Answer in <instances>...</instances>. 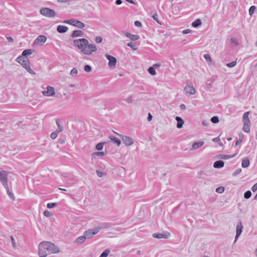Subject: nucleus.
<instances>
[{
	"mask_svg": "<svg viewBox=\"0 0 257 257\" xmlns=\"http://www.w3.org/2000/svg\"><path fill=\"white\" fill-rule=\"evenodd\" d=\"M250 164L249 160L248 158H245L242 161L241 166L242 168H247Z\"/></svg>",
	"mask_w": 257,
	"mask_h": 257,
	"instance_id": "26",
	"label": "nucleus"
},
{
	"mask_svg": "<svg viewBox=\"0 0 257 257\" xmlns=\"http://www.w3.org/2000/svg\"><path fill=\"white\" fill-rule=\"evenodd\" d=\"M84 70L86 72H90L92 70V68L89 65H85L84 67Z\"/></svg>",
	"mask_w": 257,
	"mask_h": 257,
	"instance_id": "41",
	"label": "nucleus"
},
{
	"mask_svg": "<svg viewBox=\"0 0 257 257\" xmlns=\"http://www.w3.org/2000/svg\"><path fill=\"white\" fill-rule=\"evenodd\" d=\"M152 118H153V116L152 115V114L150 113H149L148 114V118H147L148 120L149 121H150L152 120Z\"/></svg>",
	"mask_w": 257,
	"mask_h": 257,
	"instance_id": "58",
	"label": "nucleus"
},
{
	"mask_svg": "<svg viewBox=\"0 0 257 257\" xmlns=\"http://www.w3.org/2000/svg\"><path fill=\"white\" fill-rule=\"evenodd\" d=\"M78 73V71L76 68H73L70 72V75L72 76H76Z\"/></svg>",
	"mask_w": 257,
	"mask_h": 257,
	"instance_id": "39",
	"label": "nucleus"
},
{
	"mask_svg": "<svg viewBox=\"0 0 257 257\" xmlns=\"http://www.w3.org/2000/svg\"><path fill=\"white\" fill-rule=\"evenodd\" d=\"M210 122L207 120H203L202 121V124L203 126H207L209 124Z\"/></svg>",
	"mask_w": 257,
	"mask_h": 257,
	"instance_id": "52",
	"label": "nucleus"
},
{
	"mask_svg": "<svg viewBox=\"0 0 257 257\" xmlns=\"http://www.w3.org/2000/svg\"><path fill=\"white\" fill-rule=\"evenodd\" d=\"M224 191V188L223 187H219L216 188V191L218 193H222Z\"/></svg>",
	"mask_w": 257,
	"mask_h": 257,
	"instance_id": "45",
	"label": "nucleus"
},
{
	"mask_svg": "<svg viewBox=\"0 0 257 257\" xmlns=\"http://www.w3.org/2000/svg\"><path fill=\"white\" fill-rule=\"evenodd\" d=\"M151 15H152V17L153 19L159 24L162 25V23L159 21L158 18V15L157 14L156 11H153L151 13Z\"/></svg>",
	"mask_w": 257,
	"mask_h": 257,
	"instance_id": "24",
	"label": "nucleus"
},
{
	"mask_svg": "<svg viewBox=\"0 0 257 257\" xmlns=\"http://www.w3.org/2000/svg\"><path fill=\"white\" fill-rule=\"evenodd\" d=\"M47 90L43 91L42 93L44 96H52L55 94L54 88L51 86H47Z\"/></svg>",
	"mask_w": 257,
	"mask_h": 257,
	"instance_id": "11",
	"label": "nucleus"
},
{
	"mask_svg": "<svg viewBox=\"0 0 257 257\" xmlns=\"http://www.w3.org/2000/svg\"><path fill=\"white\" fill-rule=\"evenodd\" d=\"M148 70L149 73L152 75H154L156 73V71H155V68L153 66L150 67L148 68Z\"/></svg>",
	"mask_w": 257,
	"mask_h": 257,
	"instance_id": "34",
	"label": "nucleus"
},
{
	"mask_svg": "<svg viewBox=\"0 0 257 257\" xmlns=\"http://www.w3.org/2000/svg\"><path fill=\"white\" fill-rule=\"evenodd\" d=\"M105 143V142H101L98 143L95 146V149L98 151L101 150L103 149L104 144Z\"/></svg>",
	"mask_w": 257,
	"mask_h": 257,
	"instance_id": "30",
	"label": "nucleus"
},
{
	"mask_svg": "<svg viewBox=\"0 0 257 257\" xmlns=\"http://www.w3.org/2000/svg\"><path fill=\"white\" fill-rule=\"evenodd\" d=\"M58 136L57 131L53 132L51 134L50 137L52 139H55Z\"/></svg>",
	"mask_w": 257,
	"mask_h": 257,
	"instance_id": "46",
	"label": "nucleus"
},
{
	"mask_svg": "<svg viewBox=\"0 0 257 257\" xmlns=\"http://www.w3.org/2000/svg\"><path fill=\"white\" fill-rule=\"evenodd\" d=\"M109 253L110 250L109 249H106L101 253L99 257H107Z\"/></svg>",
	"mask_w": 257,
	"mask_h": 257,
	"instance_id": "32",
	"label": "nucleus"
},
{
	"mask_svg": "<svg viewBox=\"0 0 257 257\" xmlns=\"http://www.w3.org/2000/svg\"><path fill=\"white\" fill-rule=\"evenodd\" d=\"M33 52V50L31 49H26L24 50L22 53V55L18 56V60H20L24 57H27V56L31 55Z\"/></svg>",
	"mask_w": 257,
	"mask_h": 257,
	"instance_id": "14",
	"label": "nucleus"
},
{
	"mask_svg": "<svg viewBox=\"0 0 257 257\" xmlns=\"http://www.w3.org/2000/svg\"><path fill=\"white\" fill-rule=\"evenodd\" d=\"M95 41L97 43H100L102 41V38L101 36H97L95 37Z\"/></svg>",
	"mask_w": 257,
	"mask_h": 257,
	"instance_id": "47",
	"label": "nucleus"
},
{
	"mask_svg": "<svg viewBox=\"0 0 257 257\" xmlns=\"http://www.w3.org/2000/svg\"><path fill=\"white\" fill-rule=\"evenodd\" d=\"M170 235V234L168 232L165 233L157 232L153 234V237L156 238H168Z\"/></svg>",
	"mask_w": 257,
	"mask_h": 257,
	"instance_id": "12",
	"label": "nucleus"
},
{
	"mask_svg": "<svg viewBox=\"0 0 257 257\" xmlns=\"http://www.w3.org/2000/svg\"><path fill=\"white\" fill-rule=\"evenodd\" d=\"M127 46L130 48H131L133 50H137V48L136 47V45L135 43L133 42H130L127 44Z\"/></svg>",
	"mask_w": 257,
	"mask_h": 257,
	"instance_id": "35",
	"label": "nucleus"
},
{
	"mask_svg": "<svg viewBox=\"0 0 257 257\" xmlns=\"http://www.w3.org/2000/svg\"><path fill=\"white\" fill-rule=\"evenodd\" d=\"M115 3L116 5H119L121 4L122 1L121 0H116Z\"/></svg>",
	"mask_w": 257,
	"mask_h": 257,
	"instance_id": "61",
	"label": "nucleus"
},
{
	"mask_svg": "<svg viewBox=\"0 0 257 257\" xmlns=\"http://www.w3.org/2000/svg\"><path fill=\"white\" fill-rule=\"evenodd\" d=\"M236 64V62L235 61H232V62H231L230 63H227L226 64V66L228 67L232 68V67H233L234 66H235Z\"/></svg>",
	"mask_w": 257,
	"mask_h": 257,
	"instance_id": "44",
	"label": "nucleus"
},
{
	"mask_svg": "<svg viewBox=\"0 0 257 257\" xmlns=\"http://www.w3.org/2000/svg\"><path fill=\"white\" fill-rule=\"evenodd\" d=\"M180 108L181 110H185L186 109V106L185 104H181L180 105Z\"/></svg>",
	"mask_w": 257,
	"mask_h": 257,
	"instance_id": "59",
	"label": "nucleus"
},
{
	"mask_svg": "<svg viewBox=\"0 0 257 257\" xmlns=\"http://www.w3.org/2000/svg\"><path fill=\"white\" fill-rule=\"evenodd\" d=\"M135 26L138 27H141L142 25L141 22L136 21L135 22Z\"/></svg>",
	"mask_w": 257,
	"mask_h": 257,
	"instance_id": "51",
	"label": "nucleus"
},
{
	"mask_svg": "<svg viewBox=\"0 0 257 257\" xmlns=\"http://www.w3.org/2000/svg\"><path fill=\"white\" fill-rule=\"evenodd\" d=\"M43 214L46 217H50L51 216V213L48 210L44 211Z\"/></svg>",
	"mask_w": 257,
	"mask_h": 257,
	"instance_id": "50",
	"label": "nucleus"
},
{
	"mask_svg": "<svg viewBox=\"0 0 257 257\" xmlns=\"http://www.w3.org/2000/svg\"><path fill=\"white\" fill-rule=\"evenodd\" d=\"M40 14L46 17L53 18L56 16V12L51 9L48 8H42L40 10Z\"/></svg>",
	"mask_w": 257,
	"mask_h": 257,
	"instance_id": "5",
	"label": "nucleus"
},
{
	"mask_svg": "<svg viewBox=\"0 0 257 257\" xmlns=\"http://www.w3.org/2000/svg\"><path fill=\"white\" fill-rule=\"evenodd\" d=\"M16 62L20 63L27 71L32 75H35V72L31 68L30 66V61L27 57L22 58L21 59L18 60V57L16 59Z\"/></svg>",
	"mask_w": 257,
	"mask_h": 257,
	"instance_id": "4",
	"label": "nucleus"
},
{
	"mask_svg": "<svg viewBox=\"0 0 257 257\" xmlns=\"http://www.w3.org/2000/svg\"><path fill=\"white\" fill-rule=\"evenodd\" d=\"M117 135L120 137V138L122 140V141L126 146H130L133 144L134 140L131 137H127L124 135H119L118 134Z\"/></svg>",
	"mask_w": 257,
	"mask_h": 257,
	"instance_id": "9",
	"label": "nucleus"
},
{
	"mask_svg": "<svg viewBox=\"0 0 257 257\" xmlns=\"http://www.w3.org/2000/svg\"><path fill=\"white\" fill-rule=\"evenodd\" d=\"M105 57L108 60V65L109 68L111 69L114 68L117 62L116 59L114 57L107 53L105 54Z\"/></svg>",
	"mask_w": 257,
	"mask_h": 257,
	"instance_id": "7",
	"label": "nucleus"
},
{
	"mask_svg": "<svg viewBox=\"0 0 257 257\" xmlns=\"http://www.w3.org/2000/svg\"><path fill=\"white\" fill-rule=\"evenodd\" d=\"M110 139L111 142H112L114 144H116L117 146H119L121 144L120 140L115 137H112L110 138Z\"/></svg>",
	"mask_w": 257,
	"mask_h": 257,
	"instance_id": "29",
	"label": "nucleus"
},
{
	"mask_svg": "<svg viewBox=\"0 0 257 257\" xmlns=\"http://www.w3.org/2000/svg\"><path fill=\"white\" fill-rule=\"evenodd\" d=\"M255 9H256V7L255 6H251L249 8V11H248L249 15L250 16H251L253 14L254 11H255Z\"/></svg>",
	"mask_w": 257,
	"mask_h": 257,
	"instance_id": "40",
	"label": "nucleus"
},
{
	"mask_svg": "<svg viewBox=\"0 0 257 257\" xmlns=\"http://www.w3.org/2000/svg\"><path fill=\"white\" fill-rule=\"evenodd\" d=\"M202 24V22L200 19H196L195 21H194L192 23V26L194 28H197L199 26H201Z\"/></svg>",
	"mask_w": 257,
	"mask_h": 257,
	"instance_id": "28",
	"label": "nucleus"
},
{
	"mask_svg": "<svg viewBox=\"0 0 257 257\" xmlns=\"http://www.w3.org/2000/svg\"><path fill=\"white\" fill-rule=\"evenodd\" d=\"M242 171L241 168H238L235 170V171L232 174L233 176H236L239 175Z\"/></svg>",
	"mask_w": 257,
	"mask_h": 257,
	"instance_id": "43",
	"label": "nucleus"
},
{
	"mask_svg": "<svg viewBox=\"0 0 257 257\" xmlns=\"http://www.w3.org/2000/svg\"><path fill=\"white\" fill-rule=\"evenodd\" d=\"M68 30V28L67 26H63V25H59L57 27V31L59 33H66Z\"/></svg>",
	"mask_w": 257,
	"mask_h": 257,
	"instance_id": "19",
	"label": "nucleus"
},
{
	"mask_svg": "<svg viewBox=\"0 0 257 257\" xmlns=\"http://www.w3.org/2000/svg\"><path fill=\"white\" fill-rule=\"evenodd\" d=\"M230 42L231 43L234 44V45L235 46H237L239 45V43H238V41L234 38H231Z\"/></svg>",
	"mask_w": 257,
	"mask_h": 257,
	"instance_id": "42",
	"label": "nucleus"
},
{
	"mask_svg": "<svg viewBox=\"0 0 257 257\" xmlns=\"http://www.w3.org/2000/svg\"><path fill=\"white\" fill-rule=\"evenodd\" d=\"M203 57L207 61H211V57H210V55L208 54H204Z\"/></svg>",
	"mask_w": 257,
	"mask_h": 257,
	"instance_id": "49",
	"label": "nucleus"
},
{
	"mask_svg": "<svg viewBox=\"0 0 257 257\" xmlns=\"http://www.w3.org/2000/svg\"><path fill=\"white\" fill-rule=\"evenodd\" d=\"M63 131V127L61 126L60 127H58V128L56 131H57V133L61 132Z\"/></svg>",
	"mask_w": 257,
	"mask_h": 257,
	"instance_id": "62",
	"label": "nucleus"
},
{
	"mask_svg": "<svg viewBox=\"0 0 257 257\" xmlns=\"http://www.w3.org/2000/svg\"><path fill=\"white\" fill-rule=\"evenodd\" d=\"M242 141V139H239V140H237L235 142V147H236L237 146L240 145Z\"/></svg>",
	"mask_w": 257,
	"mask_h": 257,
	"instance_id": "55",
	"label": "nucleus"
},
{
	"mask_svg": "<svg viewBox=\"0 0 257 257\" xmlns=\"http://www.w3.org/2000/svg\"><path fill=\"white\" fill-rule=\"evenodd\" d=\"M184 90L186 93H189L191 95L194 94L195 93V89L193 85H187L184 88Z\"/></svg>",
	"mask_w": 257,
	"mask_h": 257,
	"instance_id": "15",
	"label": "nucleus"
},
{
	"mask_svg": "<svg viewBox=\"0 0 257 257\" xmlns=\"http://www.w3.org/2000/svg\"><path fill=\"white\" fill-rule=\"evenodd\" d=\"M160 66V64H156L153 65V67H154L155 68H158Z\"/></svg>",
	"mask_w": 257,
	"mask_h": 257,
	"instance_id": "64",
	"label": "nucleus"
},
{
	"mask_svg": "<svg viewBox=\"0 0 257 257\" xmlns=\"http://www.w3.org/2000/svg\"><path fill=\"white\" fill-rule=\"evenodd\" d=\"M86 236H85V235L80 236L76 238V239L74 241V243L79 244H81L84 242V241L86 240Z\"/></svg>",
	"mask_w": 257,
	"mask_h": 257,
	"instance_id": "23",
	"label": "nucleus"
},
{
	"mask_svg": "<svg viewBox=\"0 0 257 257\" xmlns=\"http://www.w3.org/2000/svg\"><path fill=\"white\" fill-rule=\"evenodd\" d=\"M175 119L177 121V127L178 128H182L184 122L183 119L179 116H176Z\"/></svg>",
	"mask_w": 257,
	"mask_h": 257,
	"instance_id": "21",
	"label": "nucleus"
},
{
	"mask_svg": "<svg viewBox=\"0 0 257 257\" xmlns=\"http://www.w3.org/2000/svg\"><path fill=\"white\" fill-rule=\"evenodd\" d=\"M104 155L103 152H95L92 154V156L95 158L96 156H103Z\"/></svg>",
	"mask_w": 257,
	"mask_h": 257,
	"instance_id": "33",
	"label": "nucleus"
},
{
	"mask_svg": "<svg viewBox=\"0 0 257 257\" xmlns=\"http://www.w3.org/2000/svg\"><path fill=\"white\" fill-rule=\"evenodd\" d=\"M57 205V203H49L47 204V207L48 208L51 209L55 207Z\"/></svg>",
	"mask_w": 257,
	"mask_h": 257,
	"instance_id": "38",
	"label": "nucleus"
},
{
	"mask_svg": "<svg viewBox=\"0 0 257 257\" xmlns=\"http://www.w3.org/2000/svg\"><path fill=\"white\" fill-rule=\"evenodd\" d=\"M125 102L128 103H131L133 102L134 100L133 99V97L132 96H129L128 98L124 100Z\"/></svg>",
	"mask_w": 257,
	"mask_h": 257,
	"instance_id": "48",
	"label": "nucleus"
},
{
	"mask_svg": "<svg viewBox=\"0 0 257 257\" xmlns=\"http://www.w3.org/2000/svg\"><path fill=\"white\" fill-rule=\"evenodd\" d=\"M251 192L250 190L246 191L244 194V197L245 199H249L251 196Z\"/></svg>",
	"mask_w": 257,
	"mask_h": 257,
	"instance_id": "36",
	"label": "nucleus"
},
{
	"mask_svg": "<svg viewBox=\"0 0 257 257\" xmlns=\"http://www.w3.org/2000/svg\"><path fill=\"white\" fill-rule=\"evenodd\" d=\"M237 152L233 155H231L220 154V155L217 156V158L223 159V160L228 159L234 157L237 155Z\"/></svg>",
	"mask_w": 257,
	"mask_h": 257,
	"instance_id": "16",
	"label": "nucleus"
},
{
	"mask_svg": "<svg viewBox=\"0 0 257 257\" xmlns=\"http://www.w3.org/2000/svg\"><path fill=\"white\" fill-rule=\"evenodd\" d=\"M224 165V162L222 160H218L215 161L213 164V167L215 168H221L223 167Z\"/></svg>",
	"mask_w": 257,
	"mask_h": 257,
	"instance_id": "20",
	"label": "nucleus"
},
{
	"mask_svg": "<svg viewBox=\"0 0 257 257\" xmlns=\"http://www.w3.org/2000/svg\"><path fill=\"white\" fill-rule=\"evenodd\" d=\"M251 190L254 192L257 191V183L252 186L251 187Z\"/></svg>",
	"mask_w": 257,
	"mask_h": 257,
	"instance_id": "53",
	"label": "nucleus"
},
{
	"mask_svg": "<svg viewBox=\"0 0 257 257\" xmlns=\"http://www.w3.org/2000/svg\"><path fill=\"white\" fill-rule=\"evenodd\" d=\"M7 39L9 42L11 43H13L14 42V39L12 37H7Z\"/></svg>",
	"mask_w": 257,
	"mask_h": 257,
	"instance_id": "57",
	"label": "nucleus"
},
{
	"mask_svg": "<svg viewBox=\"0 0 257 257\" xmlns=\"http://www.w3.org/2000/svg\"><path fill=\"white\" fill-rule=\"evenodd\" d=\"M96 174L99 177H102L103 173L100 171L97 170Z\"/></svg>",
	"mask_w": 257,
	"mask_h": 257,
	"instance_id": "56",
	"label": "nucleus"
},
{
	"mask_svg": "<svg viewBox=\"0 0 257 257\" xmlns=\"http://www.w3.org/2000/svg\"><path fill=\"white\" fill-rule=\"evenodd\" d=\"M0 182L5 188H8V173L6 171L0 172Z\"/></svg>",
	"mask_w": 257,
	"mask_h": 257,
	"instance_id": "8",
	"label": "nucleus"
},
{
	"mask_svg": "<svg viewBox=\"0 0 257 257\" xmlns=\"http://www.w3.org/2000/svg\"><path fill=\"white\" fill-rule=\"evenodd\" d=\"M250 123H246L243 122V126L242 127V130L246 133L250 132Z\"/></svg>",
	"mask_w": 257,
	"mask_h": 257,
	"instance_id": "25",
	"label": "nucleus"
},
{
	"mask_svg": "<svg viewBox=\"0 0 257 257\" xmlns=\"http://www.w3.org/2000/svg\"><path fill=\"white\" fill-rule=\"evenodd\" d=\"M74 45L80 50L84 54L90 55L97 50L95 45L89 44L87 39L80 38L73 40Z\"/></svg>",
	"mask_w": 257,
	"mask_h": 257,
	"instance_id": "1",
	"label": "nucleus"
},
{
	"mask_svg": "<svg viewBox=\"0 0 257 257\" xmlns=\"http://www.w3.org/2000/svg\"><path fill=\"white\" fill-rule=\"evenodd\" d=\"M109 227V225L107 223H104L100 226L96 227L93 229L88 230L85 231L84 233V235L86 236V238H90L93 235L96 234L100 230L105 228H107Z\"/></svg>",
	"mask_w": 257,
	"mask_h": 257,
	"instance_id": "3",
	"label": "nucleus"
},
{
	"mask_svg": "<svg viewBox=\"0 0 257 257\" xmlns=\"http://www.w3.org/2000/svg\"><path fill=\"white\" fill-rule=\"evenodd\" d=\"M203 144H204V142L203 141H198V142H195L192 144V150L197 149L200 148L201 146H202Z\"/></svg>",
	"mask_w": 257,
	"mask_h": 257,
	"instance_id": "22",
	"label": "nucleus"
},
{
	"mask_svg": "<svg viewBox=\"0 0 257 257\" xmlns=\"http://www.w3.org/2000/svg\"><path fill=\"white\" fill-rule=\"evenodd\" d=\"M84 35V32L81 30H74L73 31L71 35L72 38H75L77 37H82Z\"/></svg>",
	"mask_w": 257,
	"mask_h": 257,
	"instance_id": "17",
	"label": "nucleus"
},
{
	"mask_svg": "<svg viewBox=\"0 0 257 257\" xmlns=\"http://www.w3.org/2000/svg\"><path fill=\"white\" fill-rule=\"evenodd\" d=\"M60 251L58 247L50 241H42L39 245V255L40 257H46L51 253H57Z\"/></svg>",
	"mask_w": 257,
	"mask_h": 257,
	"instance_id": "2",
	"label": "nucleus"
},
{
	"mask_svg": "<svg viewBox=\"0 0 257 257\" xmlns=\"http://www.w3.org/2000/svg\"><path fill=\"white\" fill-rule=\"evenodd\" d=\"M242 228H243V226H242L241 222L240 221L237 223V224L236 225V235L235 237L234 243L237 241V239L238 238L239 236L241 235V232H242Z\"/></svg>",
	"mask_w": 257,
	"mask_h": 257,
	"instance_id": "10",
	"label": "nucleus"
},
{
	"mask_svg": "<svg viewBox=\"0 0 257 257\" xmlns=\"http://www.w3.org/2000/svg\"><path fill=\"white\" fill-rule=\"evenodd\" d=\"M211 121L213 123H218L219 121V118L217 116H214L211 117L210 119Z\"/></svg>",
	"mask_w": 257,
	"mask_h": 257,
	"instance_id": "37",
	"label": "nucleus"
},
{
	"mask_svg": "<svg viewBox=\"0 0 257 257\" xmlns=\"http://www.w3.org/2000/svg\"><path fill=\"white\" fill-rule=\"evenodd\" d=\"M249 111L245 112L243 115V122L246 123H250V120L248 117Z\"/></svg>",
	"mask_w": 257,
	"mask_h": 257,
	"instance_id": "27",
	"label": "nucleus"
},
{
	"mask_svg": "<svg viewBox=\"0 0 257 257\" xmlns=\"http://www.w3.org/2000/svg\"><path fill=\"white\" fill-rule=\"evenodd\" d=\"M219 141H220V139H219V137H216V138H213L212 139V141L214 142H218Z\"/></svg>",
	"mask_w": 257,
	"mask_h": 257,
	"instance_id": "60",
	"label": "nucleus"
},
{
	"mask_svg": "<svg viewBox=\"0 0 257 257\" xmlns=\"http://www.w3.org/2000/svg\"><path fill=\"white\" fill-rule=\"evenodd\" d=\"M11 240H12L13 245V246H14V245L15 244L14 238V237L13 236H11Z\"/></svg>",
	"mask_w": 257,
	"mask_h": 257,
	"instance_id": "63",
	"label": "nucleus"
},
{
	"mask_svg": "<svg viewBox=\"0 0 257 257\" xmlns=\"http://www.w3.org/2000/svg\"><path fill=\"white\" fill-rule=\"evenodd\" d=\"M47 37L44 35H39L35 40L34 43L36 44H43L46 41Z\"/></svg>",
	"mask_w": 257,
	"mask_h": 257,
	"instance_id": "13",
	"label": "nucleus"
},
{
	"mask_svg": "<svg viewBox=\"0 0 257 257\" xmlns=\"http://www.w3.org/2000/svg\"><path fill=\"white\" fill-rule=\"evenodd\" d=\"M192 32V31L191 30L186 29V30H183L182 33L184 34H189L190 33H191Z\"/></svg>",
	"mask_w": 257,
	"mask_h": 257,
	"instance_id": "54",
	"label": "nucleus"
},
{
	"mask_svg": "<svg viewBox=\"0 0 257 257\" xmlns=\"http://www.w3.org/2000/svg\"><path fill=\"white\" fill-rule=\"evenodd\" d=\"M64 23L68 24L79 28L82 29L85 27V24L79 20H75L71 19L69 20H65L63 21Z\"/></svg>",
	"mask_w": 257,
	"mask_h": 257,
	"instance_id": "6",
	"label": "nucleus"
},
{
	"mask_svg": "<svg viewBox=\"0 0 257 257\" xmlns=\"http://www.w3.org/2000/svg\"><path fill=\"white\" fill-rule=\"evenodd\" d=\"M124 34L126 37L130 38L133 41H137L139 39V36L138 35L132 34L128 32H124Z\"/></svg>",
	"mask_w": 257,
	"mask_h": 257,
	"instance_id": "18",
	"label": "nucleus"
},
{
	"mask_svg": "<svg viewBox=\"0 0 257 257\" xmlns=\"http://www.w3.org/2000/svg\"><path fill=\"white\" fill-rule=\"evenodd\" d=\"M7 190V193L8 194V195H9V196L10 197V198L12 199L13 200H14L15 198V196L13 194V193L12 192H11L10 191V190H9V186H8V188H5Z\"/></svg>",
	"mask_w": 257,
	"mask_h": 257,
	"instance_id": "31",
	"label": "nucleus"
}]
</instances>
